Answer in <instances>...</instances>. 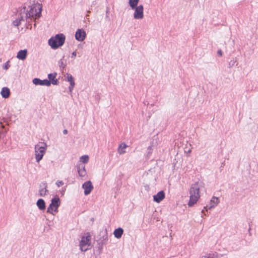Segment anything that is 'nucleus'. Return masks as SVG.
I'll use <instances>...</instances> for the list:
<instances>
[{
  "instance_id": "nucleus-1",
  "label": "nucleus",
  "mask_w": 258,
  "mask_h": 258,
  "mask_svg": "<svg viewBox=\"0 0 258 258\" xmlns=\"http://www.w3.org/2000/svg\"><path fill=\"white\" fill-rule=\"evenodd\" d=\"M42 5L40 4H34L31 7L29 11L27 9L26 6L20 8L23 17L25 18V26L27 29H32L31 22L35 21L36 19L40 18L41 16Z\"/></svg>"
},
{
  "instance_id": "nucleus-2",
  "label": "nucleus",
  "mask_w": 258,
  "mask_h": 258,
  "mask_svg": "<svg viewBox=\"0 0 258 258\" xmlns=\"http://www.w3.org/2000/svg\"><path fill=\"white\" fill-rule=\"evenodd\" d=\"M200 185L198 182H196L191 185L189 189V200L188 203V206L189 207L193 206L197 203L200 198L199 194Z\"/></svg>"
},
{
  "instance_id": "nucleus-3",
  "label": "nucleus",
  "mask_w": 258,
  "mask_h": 258,
  "mask_svg": "<svg viewBox=\"0 0 258 258\" xmlns=\"http://www.w3.org/2000/svg\"><path fill=\"white\" fill-rule=\"evenodd\" d=\"M65 40L66 36L63 34H57L49 39L48 44L51 48H58L63 45Z\"/></svg>"
},
{
  "instance_id": "nucleus-4",
  "label": "nucleus",
  "mask_w": 258,
  "mask_h": 258,
  "mask_svg": "<svg viewBox=\"0 0 258 258\" xmlns=\"http://www.w3.org/2000/svg\"><path fill=\"white\" fill-rule=\"evenodd\" d=\"M47 149V145L44 142H39L35 146L36 161L39 163L42 159Z\"/></svg>"
},
{
  "instance_id": "nucleus-5",
  "label": "nucleus",
  "mask_w": 258,
  "mask_h": 258,
  "mask_svg": "<svg viewBox=\"0 0 258 258\" xmlns=\"http://www.w3.org/2000/svg\"><path fill=\"white\" fill-rule=\"evenodd\" d=\"M91 236L89 232L82 236L79 243L80 249L82 251L85 252L91 248Z\"/></svg>"
},
{
  "instance_id": "nucleus-6",
  "label": "nucleus",
  "mask_w": 258,
  "mask_h": 258,
  "mask_svg": "<svg viewBox=\"0 0 258 258\" xmlns=\"http://www.w3.org/2000/svg\"><path fill=\"white\" fill-rule=\"evenodd\" d=\"M60 205V201L58 197L52 198L51 200V203L47 209V212L53 215V212H58V208Z\"/></svg>"
},
{
  "instance_id": "nucleus-7",
  "label": "nucleus",
  "mask_w": 258,
  "mask_h": 258,
  "mask_svg": "<svg viewBox=\"0 0 258 258\" xmlns=\"http://www.w3.org/2000/svg\"><path fill=\"white\" fill-rule=\"evenodd\" d=\"M47 183L46 181L41 182L39 185V195L40 197H44L48 194L49 191L47 189Z\"/></svg>"
},
{
  "instance_id": "nucleus-8",
  "label": "nucleus",
  "mask_w": 258,
  "mask_h": 258,
  "mask_svg": "<svg viewBox=\"0 0 258 258\" xmlns=\"http://www.w3.org/2000/svg\"><path fill=\"white\" fill-rule=\"evenodd\" d=\"M134 17L136 19H142L144 17V8L143 5L137 6L135 9Z\"/></svg>"
},
{
  "instance_id": "nucleus-9",
  "label": "nucleus",
  "mask_w": 258,
  "mask_h": 258,
  "mask_svg": "<svg viewBox=\"0 0 258 258\" xmlns=\"http://www.w3.org/2000/svg\"><path fill=\"white\" fill-rule=\"evenodd\" d=\"M82 188L84 189V195H89L93 189V186L91 181L85 182L82 185Z\"/></svg>"
},
{
  "instance_id": "nucleus-10",
  "label": "nucleus",
  "mask_w": 258,
  "mask_h": 258,
  "mask_svg": "<svg viewBox=\"0 0 258 258\" xmlns=\"http://www.w3.org/2000/svg\"><path fill=\"white\" fill-rule=\"evenodd\" d=\"M66 78H65V81L69 82L70 83V86L69 87V92L72 93V91L74 88L75 86V82L74 81V78L72 76V75L70 74L67 73L66 74Z\"/></svg>"
},
{
  "instance_id": "nucleus-11",
  "label": "nucleus",
  "mask_w": 258,
  "mask_h": 258,
  "mask_svg": "<svg viewBox=\"0 0 258 258\" xmlns=\"http://www.w3.org/2000/svg\"><path fill=\"white\" fill-rule=\"evenodd\" d=\"M219 203V199L216 197H213L210 200L209 204L207 205V206L205 207L204 208L206 210V211H207L208 209H211L215 208Z\"/></svg>"
},
{
  "instance_id": "nucleus-12",
  "label": "nucleus",
  "mask_w": 258,
  "mask_h": 258,
  "mask_svg": "<svg viewBox=\"0 0 258 258\" xmlns=\"http://www.w3.org/2000/svg\"><path fill=\"white\" fill-rule=\"evenodd\" d=\"M33 83L35 85L46 86H49L50 85V82L47 79L41 80L39 78H34L33 81Z\"/></svg>"
},
{
  "instance_id": "nucleus-13",
  "label": "nucleus",
  "mask_w": 258,
  "mask_h": 258,
  "mask_svg": "<svg viewBox=\"0 0 258 258\" xmlns=\"http://www.w3.org/2000/svg\"><path fill=\"white\" fill-rule=\"evenodd\" d=\"M77 171L79 175L81 177H84L87 175V172L85 169V166L83 163H78L77 165Z\"/></svg>"
},
{
  "instance_id": "nucleus-14",
  "label": "nucleus",
  "mask_w": 258,
  "mask_h": 258,
  "mask_svg": "<svg viewBox=\"0 0 258 258\" xmlns=\"http://www.w3.org/2000/svg\"><path fill=\"white\" fill-rule=\"evenodd\" d=\"M86 36V32L83 29H79L75 34V38L78 41H83Z\"/></svg>"
},
{
  "instance_id": "nucleus-15",
  "label": "nucleus",
  "mask_w": 258,
  "mask_h": 258,
  "mask_svg": "<svg viewBox=\"0 0 258 258\" xmlns=\"http://www.w3.org/2000/svg\"><path fill=\"white\" fill-rule=\"evenodd\" d=\"M18 12V18L13 22L14 25L15 26H18L19 25L22 24L23 22L25 23V24L26 23L25 18L23 17V15L22 14V12L20 11V9Z\"/></svg>"
},
{
  "instance_id": "nucleus-16",
  "label": "nucleus",
  "mask_w": 258,
  "mask_h": 258,
  "mask_svg": "<svg viewBox=\"0 0 258 258\" xmlns=\"http://www.w3.org/2000/svg\"><path fill=\"white\" fill-rule=\"evenodd\" d=\"M165 197L164 191L161 190L153 196V200L154 202L159 203L165 198Z\"/></svg>"
},
{
  "instance_id": "nucleus-17",
  "label": "nucleus",
  "mask_w": 258,
  "mask_h": 258,
  "mask_svg": "<svg viewBox=\"0 0 258 258\" xmlns=\"http://www.w3.org/2000/svg\"><path fill=\"white\" fill-rule=\"evenodd\" d=\"M226 254L218 253L217 252H211L205 255H203L204 258H220L221 256H225Z\"/></svg>"
},
{
  "instance_id": "nucleus-18",
  "label": "nucleus",
  "mask_w": 258,
  "mask_h": 258,
  "mask_svg": "<svg viewBox=\"0 0 258 258\" xmlns=\"http://www.w3.org/2000/svg\"><path fill=\"white\" fill-rule=\"evenodd\" d=\"M100 238L99 240L104 241L106 243L107 242L108 240V233L106 229H105L104 230L100 231L99 233Z\"/></svg>"
},
{
  "instance_id": "nucleus-19",
  "label": "nucleus",
  "mask_w": 258,
  "mask_h": 258,
  "mask_svg": "<svg viewBox=\"0 0 258 258\" xmlns=\"http://www.w3.org/2000/svg\"><path fill=\"white\" fill-rule=\"evenodd\" d=\"M27 49H21L17 53V57L21 60H25L27 55Z\"/></svg>"
},
{
  "instance_id": "nucleus-20",
  "label": "nucleus",
  "mask_w": 258,
  "mask_h": 258,
  "mask_svg": "<svg viewBox=\"0 0 258 258\" xmlns=\"http://www.w3.org/2000/svg\"><path fill=\"white\" fill-rule=\"evenodd\" d=\"M36 205L40 210L43 211L46 209L45 202L42 199H39L37 200Z\"/></svg>"
},
{
  "instance_id": "nucleus-21",
  "label": "nucleus",
  "mask_w": 258,
  "mask_h": 258,
  "mask_svg": "<svg viewBox=\"0 0 258 258\" xmlns=\"http://www.w3.org/2000/svg\"><path fill=\"white\" fill-rule=\"evenodd\" d=\"M1 94L4 98H7L9 97L10 94V89L7 87H4L2 88Z\"/></svg>"
},
{
  "instance_id": "nucleus-22",
  "label": "nucleus",
  "mask_w": 258,
  "mask_h": 258,
  "mask_svg": "<svg viewBox=\"0 0 258 258\" xmlns=\"http://www.w3.org/2000/svg\"><path fill=\"white\" fill-rule=\"evenodd\" d=\"M123 233V229L122 228L119 227V228L115 229V230L114 231L113 234H114L115 237L119 239V238H121Z\"/></svg>"
},
{
  "instance_id": "nucleus-23",
  "label": "nucleus",
  "mask_w": 258,
  "mask_h": 258,
  "mask_svg": "<svg viewBox=\"0 0 258 258\" xmlns=\"http://www.w3.org/2000/svg\"><path fill=\"white\" fill-rule=\"evenodd\" d=\"M127 147V145L123 143L118 147V152L120 155L123 154L125 153V149Z\"/></svg>"
},
{
  "instance_id": "nucleus-24",
  "label": "nucleus",
  "mask_w": 258,
  "mask_h": 258,
  "mask_svg": "<svg viewBox=\"0 0 258 258\" xmlns=\"http://www.w3.org/2000/svg\"><path fill=\"white\" fill-rule=\"evenodd\" d=\"M97 243H98V250L99 251V253H100L102 251L103 246L106 245L107 244V243H106L104 241H101L100 240H98L97 241Z\"/></svg>"
},
{
  "instance_id": "nucleus-25",
  "label": "nucleus",
  "mask_w": 258,
  "mask_h": 258,
  "mask_svg": "<svg viewBox=\"0 0 258 258\" xmlns=\"http://www.w3.org/2000/svg\"><path fill=\"white\" fill-rule=\"evenodd\" d=\"M139 1V0H129V5L132 9H134L137 6H138Z\"/></svg>"
},
{
  "instance_id": "nucleus-26",
  "label": "nucleus",
  "mask_w": 258,
  "mask_h": 258,
  "mask_svg": "<svg viewBox=\"0 0 258 258\" xmlns=\"http://www.w3.org/2000/svg\"><path fill=\"white\" fill-rule=\"evenodd\" d=\"M80 161L83 164L87 163L89 161V156L88 155L82 156L80 158Z\"/></svg>"
},
{
  "instance_id": "nucleus-27",
  "label": "nucleus",
  "mask_w": 258,
  "mask_h": 258,
  "mask_svg": "<svg viewBox=\"0 0 258 258\" xmlns=\"http://www.w3.org/2000/svg\"><path fill=\"white\" fill-rule=\"evenodd\" d=\"M57 76V73L54 72L53 73H50L48 75V81H50V82L52 81L53 80L56 78V77Z\"/></svg>"
},
{
  "instance_id": "nucleus-28",
  "label": "nucleus",
  "mask_w": 258,
  "mask_h": 258,
  "mask_svg": "<svg viewBox=\"0 0 258 258\" xmlns=\"http://www.w3.org/2000/svg\"><path fill=\"white\" fill-rule=\"evenodd\" d=\"M58 64L60 68L62 69H64L66 66V63L63 62L61 59L58 61Z\"/></svg>"
},
{
  "instance_id": "nucleus-29",
  "label": "nucleus",
  "mask_w": 258,
  "mask_h": 258,
  "mask_svg": "<svg viewBox=\"0 0 258 258\" xmlns=\"http://www.w3.org/2000/svg\"><path fill=\"white\" fill-rule=\"evenodd\" d=\"M10 67V65L9 64V61H7L3 66V68L4 70H7Z\"/></svg>"
},
{
  "instance_id": "nucleus-30",
  "label": "nucleus",
  "mask_w": 258,
  "mask_h": 258,
  "mask_svg": "<svg viewBox=\"0 0 258 258\" xmlns=\"http://www.w3.org/2000/svg\"><path fill=\"white\" fill-rule=\"evenodd\" d=\"M59 83V81L57 79H54L52 81L50 82V84H52L54 85H57Z\"/></svg>"
},
{
  "instance_id": "nucleus-31",
  "label": "nucleus",
  "mask_w": 258,
  "mask_h": 258,
  "mask_svg": "<svg viewBox=\"0 0 258 258\" xmlns=\"http://www.w3.org/2000/svg\"><path fill=\"white\" fill-rule=\"evenodd\" d=\"M56 184L57 185V186L59 187L63 184V182L61 180H58L56 181Z\"/></svg>"
},
{
  "instance_id": "nucleus-32",
  "label": "nucleus",
  "mask_w": 258,
  "mask_h": 258,
  "mask_svg": "<svg viewBox=\"0 0 258 258\" xmlns=\"http://www.w3.org/2000/svg\"><path fill=\"white\" fill-rule=\"evenodd\" d=\"M236 61L235 60H231L229 63V68H231L232 67L234 66Z\"/></svg>"
},
{
  "instance_id": "nucleus-33",
  "label": "nucleus",
  "mask_w": 258,
  "mask_h": 258,
  "mask_svg": "<svg viewBox=\"0 0 258 258\" xmlns=\"http://www.w3.org/2000/svg\"><path fill=\"white\" fill-rule=\"evenodd\" d=\"M148 154H151L152 153V148L151 146H149L147 148Z\"/></svg>"
},
{
  "instance_id": "nucleus-34",
  "label": "nucleus",
  "mask_w": 258,
  "mask_h": 258,
  "mask_svg": "<svg viewBox=\"0 0 258 258\" xmlns=\"http://www.w3.org/2000/svg\"><path fill=\"white\" fill-rule=\"evenodd\" d=\"M6 133V131H3V129H2V131H0V138L2 136H5Z\"/></svg>"
},
{
  "instance_id": "nucleus-35",
  "label": "nucleus",
  "mask_w": 258,
  "mask_h": 258,
  "mask_svg": "<svg viewBox=\"0 0 258 258\" xmlns=\"http://www.w3.org/2000/svg\"><path fill=\"white\" fill-rule=\"evenodd\" d=\"M217 54L219 56H222V51L221 49H219L217 51Z\"/></svg>"
},
{
  "instance_id": "nucleus-36",
  "label": "nucleus",
  "mask_w": 258,
  "mask_h": 258,
  "mask_svg": "<svg viewBox=\"0 0 258 258\" xmlns=\"http://www.w3.org/2000/svg\"><path fill=\"white\" fill-rule=\"evenodd\" d=\"M76 55H77L76 52V51L73 52L72 53V56H71L72 58H75L76 56Z\"/></svg>"
},
{
  "instance_id": "nucleus-37",
  "label": "nucleus",
  "mask_w": 258,
  "mask_h": 258,
  "mask_svg": "<svg viewBox=\"0 0 258 258\" xmlns=\"http://www.w3.org/2000/svg\"><path fill=\"white\" fill-rule=\"evenodd\" d=\"M68 130H66V129H65V130H64L63 131V134L64 135H66V134H68Z\"/></svg>"
},
{
  "instance_id": "nucleus-38",
  "label": "nucleus",
  "mask_w": 258,
  "mask_h": 258,
  "mask_svg": "<svg viewBox=\"0 0 258 258\" xmlns=\"http://www.w3.org/2000/svg\"><path fill=\"white\" fill-rule=\"evenodd\" d=\"M220 258H227V255L226 254L225 256H221Z\"/></svg>"
},
{
  "instance_id": "nucleus-39",
  "label": "nucleus",
  "mask_w": 258,
  "mask_h": 258,
  "mask_svg": "<svg viewBox=\"0 0 258 258\" xmlns=\"http://www.w3.org/2000/svg\"><path fill=\"white\" fill-rule=\"evenodd\" d=\"M1 60H2V59H1H1H0V61H1Z\"/></svg>"
}]
</instances>
